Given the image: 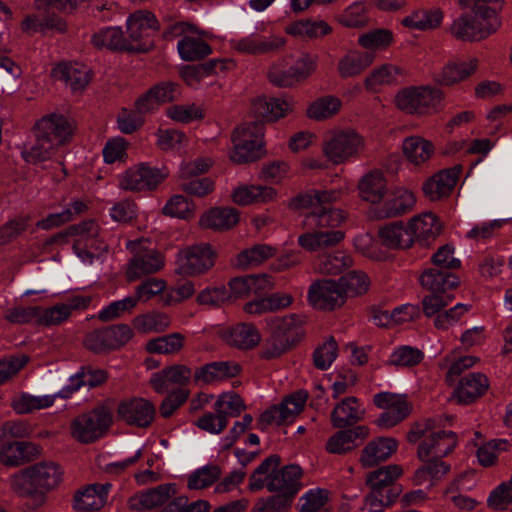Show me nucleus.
I'll return each mask as SVG.
<instances>
[{
    "mask_svg": "<svg viewBox=\"0 0 512 512\" xmlns=\"http://www.w3.org/2000/svg\"><path fill=\"white\" fill-rule=\"evenodd\" d=\"M296 396V399L292 397L284 398L280 404L273 405L262 412L257 422L258 429L264 431L267 426L272 424H276L277 426L287 424V420L291 418L290 415H292V413L287 410L286 404L290 403V400H294L296 402L298 401V407H300L299 404H301L300 401H302L299 395ZM295 407H297V405Z\"/></svg>",
    "mask_w": 512,
    "mask_h": 512,
    "instance_id": "48",
    "label": "nucleus"
},
{
    "mask_svg": "<svg viewBox=\"0 0 512 512\" xmlns=\"http://www.w3.org/2000/svg\"><path fill=\"white\" fill-rule=\"evenodd\" d=\"M94 46L112 50L130 49L120 27H106L95 32L91 39Z\"/></svg>",
    "mask_w": 512,
    "mask_h": 512,
    "instance_id": "54",
    "label": "nucleus"
},
{
    "mask_svg": "<svg viewBox=\"0 0 512 512\" xmlns=\"http://www.w3.org/2000/svg\"><path fill=\"white\" fill-rule=\"evenodd\" d=\"M39 453L38 446L31 442L6 441L0 447V463L6 467H18L33 461Z\"/></svg>",
    "mask_w": 512,
    "mask_h": 512,
    "instance_id": "28",
    "label": "nucleus"
},
{
    "mask_svg": "<svg viewBox=\"0 0 512 512\" xmlns=\"http://www.w3.org/2000/svg\"><path fill=\"white\" fill-rule=\"evenodd\" d=\"M241 372L239 364L233 361H214L197 368L193 374L196 384H214L236 377Z\"/></svg>",
    "mask_w": 512,
    "mask_h": 512,
    "instance_id": "26",
    "label": "nucleus"
},
{
    "mask_svg": "<svg viewBox=\"0 0 512 512\" xmlns=\"http://www.w3.org/2000/svg\"><path fill=\"white\" fill-rule=\"evenodd\" d=\"M414 194L405 189L396 190L377 210L379 218H394L408 213L415 205Z\"/></svg>",
    "mask_w": 512,
    "mask_h": 512,
    "instance_id": "37",
    "label": "nucleus"
},
{
    "mask_svg": "<svg viewBox=\"0 0 512 512\" xmlns=\"http://www.w3.org/2000/svg\"><path fill=\"white\" fill-rule=\"evenodd\" d=\"M285 32L295 38L314 40L332 32V27L324 20L301 19L288 24Z\"/></svg>",
    "mask_w": 512,
    "mask_h": 512,
    "instance_id": "41",
    "label": "nucleus"
},
{
    "mask_svg": "<svg viewBox=\"0 0 512 512\" xmlns=\"http://www.w3.org/2000/svg\"><path fill=\"white\" fill-rule=\"evenodd\" d=\"M185 336L174 332L161 337L150 339L145 346L151 354H175L184 346Z\"/></svg>",
    "mask_w": 512,
    "mask_h": 512,
    "instance_id": "55",
    "label": "nucleus"
},
{
    "mask_svg": "<svg viewBox=\"0 0 512 512\" xmlns=\"http://www.w3.org/2000/svg\"><path fill=\"white\" fill-rule=\"evenodd\" d=\"M381 244L389 249H407L413 244L412 233L402 221L387 224L378 232Z\"/></svg>",
    "mask_w": 512,
    "mask_h": 512,
    "instance_id": "39",
    "label": "nucleus"
},
{
    "mask_svg": "<svg viewBox=\"0 0 512 512\" xmlns=\"http://www.w3.org/2000/svg\"><path fill=\"white\" fill-rule=\"evenodd\" d=\"M293 501L294 499L289 496L276 493L259 498L252 508V512H288Z\"/></svg>",
    "mask_w": 512,
    "mask_h": 512,
    "instance_id": "64",
    "label": "nucleus"
},
{
    "mask_svg": "<svg viewBox=\"0 0 512 512\" xmlns=\"http://www.w3.org/2000/svg\"><path fill=\"white\" fill-rule=\"evenodd\" d=\"M403 469L400 465L391 464L382 466L366 477V485L370 492L365 496V505L370 512H381V500L377 497H383L380 489H386L388 498H398L402 492V486L396 483V480L402 475Z\"/></svg>",
    "mask_w": 512,
    "mask_h": 512,
    "instance_id": "7",
    "label": "nucleus"
},
{
    "mask_svg": "<svg viewBox=\"0 0 512 512\" xmlns=\"http://www.w3.org/2000/svg\"><path fill=\"white\" fill-rule=\"evenodd\" d=\"M166 216L189 220L195 216V205L183 195L172 196L162 209Z\"/></svg>",
    "mask_w": 512,
    "mask_h": 512,
    "instance_id": "63",
    "label": "nucleus"
},
{
    "mask_svg": "<svg viewBox=\"0 0 512 512\" xmlns=\"http://www.w3.org/2000/svg\"><path fill=\"white\" fill-rule=\"evenodd\" d=\"M445 93L431 85L410 86L395 96L396 106L407 114L432 115L443 108Z\"/></svg>",
    "mask_w": 512,
    "mask_h": 512,
    "instance_id": "5",
    "label": "nucleus"
},
{
    "mask_svg": "<svg viewBox=\"0 0 512 512\" xmlns=\"http://www.w3.org/2000/svg\"><path fill=\"white\" fill-rule=\"evenodd\" d=\"M307 298L315 309L322 311H333L346 303L341 285L333 279L314 281L308 289Z\"/></svg>",
    "mask_w": 512,
    "mask_h": 512,
    "instance_id": "14",
    "label": "nucleus"
},
{
    "mask_svg": "<svg viewBox=\"0 0 512 512\" xmlns=\"http://www.w3.org/2000/svg\"><path fill=\"white\" fill-rule=\"evenodd\" d=\"M336 20L347 28H362L368 24L367 6L362 1L353 2L336 17Z\"/></svg>",
    "mask_w": 512,
    "mask_h": 512,
    "instance_id": "57",
    "label": "nucleus"
},
{
    "mask_svg": "<svg viewBox=\"0 0 512 512\" xmlns=\"http://www.w3.org/2000/svg\"><path fill=\"white\" fill-rule=\"evenodd\" d=\"M369 432L365 425L339 429L327 440L326 451L330 454L345 455L361 445L369 436Z\"/></svg>",
    "mask_w": 512,
    "mask_h": 512,
    "instance_id": "23",
    "label": "nucleus"
},
{
    "mask_svg": "<svg viewBox=\"0 0 512 512\" xmlns=\"http://www.w3.org/2000/svg\"><path fill=\"white\" fill-rule=\"evenodd\" d=\"M423 462L424 464L413 475L415 485H422L429 480H439L450 470V465L440 458L432 456L430 459L426 458Z\"/></svg>",
    "mask_w": 512,
    "mask_h": 512,
    "instance_id": "52",
    "label": "nucleus"
},
{
    "mask_svg": "<svg viewBox=\"0 0 512 512\" xmlns=\"http://www.w3.org/2000/svg\"><path fill=\"white\" fill-rule=\"evenodd\" d=\"M169 35L181 37L177 43L179 56L184 61H198L210 55L212 49L204 39V32L187 22H178L165 32Z\"/></svg>",
    "mask_w": 512,
    "mask_h": 512,
    "instance_id": "10",
    "label": "nucleus"
},
{
    "mask_svg": "<svg viewBox=\"0 0 512 512\" xmlns=\"http://www.w3.org/2000/svg\"><path fill=\"white\" fill-rule=\"evenodd\" d=\"M407 225L412 233L413 239H435L442 229L438 217L432 212L413 217Z\"/></svg>",
    "mask_w": 512,
    "mask_h": 512,
    "instance_id": "44",
    "label": "nucleus"
},
{
    "mask_svg": "<svg viewBox=\"0 0 512 512\" xmlns=\"http://www.w3.org/2000/svg\"><path fill=\"white\" fill-rule=\"evenodd\" d=\"M344 239L340 230L307 232L298 237V244L307 251H317L337 245Z\"/></svg>",
    "mask_w": 512,
    "mask_h": 512,
    "instance_id": "43",
    "label": "nucleus"
},
{
    "mask_svg": "<svg viewBox=\"0 0 512 512\" xmlns=\"http://www.w3.org/2000/svg\"><path fill=\"white\" fill-rule=\"evenodd\" d=\"M72 133L71 123L60 114L46 115L34 126V134L39 135L41 139L50 140L55 148L67 143L71 139Z\"/></svg>",
    "mask_w": 512,
    "mask_h": 512,
    "instance_id": "18",
    "label": "nucleus"
},
{
    "mask_svg": "<svg viewBox=\"0 0 512 512\" xmlns=\"http://www.w3.org/2000/svg\"><path fill=\"white\" fill-rule=\"evenodd\" d=\"M239 222V212L235 208H211L200 218V225L213 230H229Z\"/></svg>",
    "mask_w": 512,
    "mask_h": 512,
    "instance_id": "42",
    "label": "nucleus"
},
{
    "mask_svg": "<svg viewBox=\"0 0 512 512\" xmlns=\"http://www.w3.org/2000/svg\"><path fill=\"white\" fill-rule=\"evenodd\" d=\"M167 174L165 169L153 168L141 162L125 171L119 178V187L128 191L154 190Z\"/></svg>",
    "mask_w": 512,
    "mask_h": 512,
    "instance_id": "13",
    "label": "nucleus"
},
{
    "mask_svg": "<svg viewBox=\"0 0 512 512\" xmlns=\"http://www.w3.org/2000/svg\"><path fill=\"white\" fill-rule=\"evenodd\" d=\"M171 324V319L168 314L151 311L142 315H138L133 320L134 327L143 333L156 332L160 333L165 331Z\"/></svg>",
    "mask_w": 512,
    "mask_h": 512,
    "instance_id": "56",
    "label": "nucleus"
},
{
    "mask_svg": "<svg viewBox=\"0 0 512 512\" xmlns=\"http://www.w3.org/2000/svg\"><path fill=\"white\" fill-rule=\"evenodd\" d=\"M479 61L475 57L466 59L453 58L444 63V65L433 74V81L440 86L451 87L458 85L471 76L478 69Z\"/></svg>",
    "mask_w": 512,
    "mask_h": 512,
    "instance_id": "17",
    "label": "nucleus"
},
{
    "mask_svg": "<svg viewBox=\"0 0 512 512\" xmlns=\"http://www.w3.org/2000/svg\"><path fill=\"white\" fill-rule=\"evenodd\" d=\"M276 254V248L267 244H257L243 250L237 256V265L241 267L256 266Z\"/></svg>",
    "mask_w": 512,
    "mask_h": 512,
    "instance_id": "62",
    "label": "nucleus"
},
{
    "mask_svg": "<svg viewBox=\"0 0 512 512\" xmlns=\"http://www.w3.org/2000/svg\"><path fill=\"white\" fill-rule=\"evenodd\" d=\"M419 283L430 292L423 297L421 304L423 314L431 318L453 301L452 291L459 286L460 279L447 269L427 268L420 274Z\"/></svg>",
    "mask_w": 512,
    "mask_h": 512,
    "instance_id": "3",
    "label": "nucleus"
},
{
    "mask_svg": "<svg viewBox=\"0 0 512 512\" xmlns=\"http://www.w3.org/2000/svg\"><path fill=\"white\" fill-rule=\"evenodd\" d=\"M398 448V442L392 437H378L371 440L362 449L359 462L363 468H372L386 461Z\"/></svg>",
    "mask_w": 512,
    "mask_h": 512,
    "instance_id": "30",
    "label": "nucleus"
},
{
    "mask_svg": "<svg viewBox=\"0 0 512 512\" xmlns=\"http://www.w3.org/2000/svg\"><path fill=\"white\" fill-rule=\"evenodd\" d=\"M302 468L297 464L285 465L276 473L270 474L266 488L269 492H276L295 499L302 488Z\"/></svg>",
    "mask_w": 512,
    "mask_h": 512,
    "instance_id": "20",
    "label": "nucleus"
},
{
    "mask_svg": "<svg viewBox=\"0 0 512 512\" xmlns=\"http://www.w3.org/2000/svg\"><path fill=\"white\" fill-rule=\"evenodd\" d=\"M126 29L131 41L140 42L153 36L160 29V23L153 12L137 10L127 17Z\"/></svg>",
    "mask_w": 512,
    "mask_h": 512,
    "instance_id": "27",
    "label": "nucleus"
},
{
    "mask_svg": "<svg viewBox=\"0 0 512 512\" xmlns=\"http://www.w3.org/2000/svg\"><path fill=\"white\" fill-rule=\"evenodd\" d=\"M332 203H323L315 206V209L306 215L305 224L311 228H334L344 220L342 210L331 207Z\"/></svg>",
    "mask_w": 512,
    "mask_h": 512,
    "instance_id": "40",
    "label": "nucleus"
},
{
    "mask_svg": "<svg viewBox=\"0 0 512 512\" xmlns=\"http://www.w3.org/2000/svg\"><path fill=\"white\" fill-rule=\"evenodd\" d=\"M457 446V435L452 431L431 433L418 446L417 457L424 461L429 456L442 459L450 454Z\"/></svg>",
    "mask_w": 512,
    "mask_h": 512,
    "instance_id": "24",
    "label": "nucleus"
},
{
    "mask_svg": "<svg viewBox=\"0 0 512 512\" xmlns=\"http://www.w3.org/2000/svg\"><path fill=\"white\" fill-rule=\"evenodd\" d=\"M113 415L109 407L98 405L73 419L70 425L72 437L82 444L101 439L110 429Z\"/></svg>",
    "mask_w": 512,
    "mask_h": 512,
    "instance_id": "6",
    "label": "nucleus"
},
{
    "mask_svg": "<svg viewBox=\"0 0 512 512\" xmlns=\"http://www.w3.org/2000/svg\"><path fill=\"white\" fill-rule=\"evenodd\" d=\"M52 77L64 82L74 92L82 91L91 80L90 69L77 62H62L52 69Z\"/></svg>",
    "mask_w": 512,
    "mask_h": 512,
    "instance_id": "29",
    "label": "nucleus"
},
{
    "mask_svg": "<svg viewBox=\"0 0 512 512\" xmlns=\"http://www.w3.org/2000/svg\"><path fill=\"white\" fill-rule=\"evenodd\" d=\"M277 192L272 187L262 185H240L232 192V200L240 206L268 203L276 198Z\"/></svg>",
    "mask_w": 512,
    "mask_h": 512,
    "instance_id": "38",
    "label": "nucleus"
},
{
    "mask_svg": "<svg viewBox=\"0 0 512 512\" xmlns=\"http://www.w3.org/2000/svg\"><path fill=\"white\" fill-rule=\"evenodd\" d=\"M464 9L473 15H462L455 19L450 31L463 41H479L494 33L500 25L497 14L503 7V0H459Z\"/></svg>",
    "mask_w": 512,
    "mask_h": 512,
    "instance_id": "1",
    "label": "nucleus"
},
{
    "mask_svg": "<svg viewBox=\"0 0 512 512\" xmlns=\"http://www.w3.org/2000/svg\"><path fill=\"white\" fill-rule=\"evenodd\" d=\"M403 155L408 160H430L435 156V146L421 136H410L402 142Z\"/></svg>",
    "mask_w": 512,
    "mask_h": 512,
    "instance_id": "49",
    "label": "nucleus"
},
{
    "mask_svg": "<svg viewBox=\"0 0 512 512\" xmlns=\"http://www.w3.org/2000/svg\"><path fill=\"white\" fill-rule=\"evenodd\" d=\"M365 416V409L355 396H349L338 402L331 411V425L336 429L352 428L362 421Z\"/></svg>",
    "mask_w": 512,
    "mask_h": 512,
    "instance_id": "25",
    "label": "nucleus"
},
{
    "mask_svg": "<svg viewBox=\"0 0 512 512\" xmlns=\"http://www.w3.org/2000/svg\"><path fill=\"white\" fill-rule=\"evenodd\" d=\"M404 74L402 68L394 64H383L371 71L364 80L368 90H375L379 86L390 85L397 82Z\"/></svg>",
    "mask_w": 512,
    "mask_h": 512,
    "instance_id": "46",
    "label": "nucleus"
},
{
    "mask_svg": "<svg viewBox=\"0 0 512 512\" xmlns=\"http://www.w3.org/2000/svg\"><path fill=\"white\" fill-rule=\"evenodd\" d=\"M221 338L231 346L242 350L252 349L261 341V335L253 324L239 323L222 330Z\"/></svg>",
    "mask_w": 512,
    "mask_h": 512,
    "instance_id": "32",
    "label": "nucleus"
},
{
    "mask_svg": "<svg viewBox=\"0 0 512 512\" xmlns=\"http://www.w3.org/2000/svg\"><path fill=\"white\" fill-rule=\"evenodd\" d=\"M394 36L388 29L378 28L362 33L358 37V44L365 52L373 53L386 50L393 42Z\"/></svg>",
    "mask_w": 512,
    "mask_h": 512,
    "instance_id": "51",
    "label": "nucleus"
},
{
    "mask_svg": "<svg viewBox=\"0 0 512 512\" xmlns=\"http://www.w3.org/2000/svg\"><path fill=\"white\" fill-rule=\"evenodd\" d=\"M107 379L108 374L105 370L83 366L76 374L69 378V384L63 387L57 395L61 398H69L83 385H88L91 388L98 387L104 384Z\"/></svg>",
    "mask_w": 512,
    "mask_h": 512,
    "instance_id": "35",
    "label": "nucleus"
},
{
    "mask_svg": "<svg viewBox=\"0 0 512 512\" xmlns=\"http://www.w3.org/2000/svg\"><path fill=\"white\" fill-rule=\"evenodd\" d=\"M116 416L126 425L146 429L152 425L156 417V407L148 399L131 397L121 400L117 406Z\"/></svg>",
    "mask_w": 512,
    "mask_h": 512,
    "instance_id": "12",
    "label": "nucleus"
},
{
    "mask_svg": "<svg viewBox=\"0 0 512 512\" xmlns=\"http://www.w3.org/2000/svg\"><path fill=\"white\" fill-rule=\"evenodd\" d=\"M295 108V100L291 96L267 97L258 96L251 103V112L256 117L274 122L291 114Z\"/></svg>",
    "mask_w": 512,
    "mask_h": 512,
    "instance_id": "21",
    "label": "nucleus"
},
{
    "mask_svg": "<svg viewBox=\"0 0 512 512\" xmlns=\"http://www.w3.org/2000/svg\"><path fill=\"white\" fill-rule=\"evenodd\" d=\"M111 487L110 483H95L77 490L73 496V508L79 511L99 510L104 506Z\"/></svg>",
    "mask_w": 512,
    "mask_h": 512,
    "instance_id": "31",
    "label": "nucleus"
},
{
    "mask_svg": "<svg viewBox=\"0 0 512 512\" xmlns=\"http://www.w3.org/2000/svg\"><path fill=\"white\" fill-rule=\"evenodd\" d=\"M342 108V101L334 95H325L315 99L307 108L308 118L323 121L335 116Z\"/></svg>",
    "mask_w": 512,
    "mask_h": 512,
    "instance_id": "45",
    "label": "nucleus"
},
{
    "mask_svg": "<svg viewBox=\"0 0 512 512\" xmlns=\"http://www.w3.org/2000/svg\"><path fill=\"white\" fill-rule=\"evenodd\" d=\"M280 464L281 457L277 454H272L265 458L250 475L248 489L251 492L263 489L268 482L270 474L276 473Z\"/></svg>",
    "mask_w": 512,
    "mask_h": 512,
    "instance_id": "50",
    "label": "nucleus"
},
{
    "mask_svg": "<svg viewBox=\"0 0 512 512\" xmlns=\"http://www.w3.org/2000/svg\"><path fill=\"white\" fill-rule=\"evenodd\" d=\"M339 192L336 190H316L312 189L304 194H298L291 201V206L295 209L309 208L313 210L315 206L323 203H333L339 198Z\"/></svg>",
    "mask_w": 512,
    "mask_h": 512,
    "instance_id": "53",
    "label": "nucleus"
},
{
    "mask_svg": "<svg viewBox=\"0 0 512 512\" xmlns=\"http://www.w3.org/2000/svg\"><path fill=\"white\" fill-rule=\"evenodd\" d=\"M139 248L127 264L126 276L128 281H136L144 275L160 271L164 266V257L156 249Z\"/></svg>",
    "mask_w": 512,
    "mask_h": 512,
    "instance_id": "19",
    "label": "nucleus"
},
{
    "mask_svg": "<svg viewBox=\"0 0 512 512\" xmlns=\"http://www.w3.org/2000/svg\"><path fill=\"white\" fill-rule=\"evenodd\" d=\"M230 160H259L271 156L265 147L264 128L258 123L243 124L233 132Z\"/></svg>",
    "mask_w": 512,
    "mask_h": 512,
    "instance_id": "8",
    "label": "nucleus"
},
{
    "mask_svg": "<svg viewBox=\"0 0 512 512\" xmlns=\"http://www.w3.org/2000/svg\"><path fill=\"white\" fill-rule=\"evenodd\" d=\"M365 149L364 138L353 129H334L325 135L322 150L330 160L361 157Z\"/></svg>",
    "mask_w": 512,
    "mask_h": 512,
    "instance_id": "9",
    "label": "nucleus"
},
{
    "mask_svg": "<svg viewBox=\"0 0 512 512\" xmlns=\"http://www.w3.org/2000/svg\"><path fill=\"white\" fill-rule=\"evenodd\" d=\"M216 253L210 244L192 245L178 253L176 272L184 276L200 275L215 264Z\"/></svg>",
    "mask_w": 512,
    "mask_h": 512,
    "instance_id": "11",
    "label": "nucleus"
},
{
    "mask_svg": "<svg viewBox=\"0 0 512 512\" xmlns=\"http://www.w3.org/2000/svg\"><path fill=\"white\" fill-rule=\"evenodd\" d=\"M211 168L208 162H181L179 168V177L185 180L181 184V189L192 196L204 197L214 191L215 183L209 177L196 178L198 175L206 173Z\"/></svg>",
    "mask_w": 512,
    "mask_h": 512,
    "instance_id": "15",
    "label": "nucleus"
},
{
    "mask_svg": "<svg viewBox=\"0 0 512 512\" xmlns=\"http://www.w3.org/2000/svg\"><path fill=\"white\" fill-rule=\"evenodd\" d=\"M341 289L344 291V299L348 296H357L365 293L369 287V278L362 271H349L338 279Z\"/></svg>",
    "mask_w": 512,
    "mask_h": 512,
    "instance_id": "60",
    "label": "nucleus"
},
{
    "mask_svg": "<svg viewBox=\"0 0 512 512\" xmlns=\"http://www.w3.org/2000/svg\"><path fill=\"white\" fill-rule=\"evenodd\" d=\"M63 474L57 463L39 462L14 473L10 477V488L21 497L43 502L46 494L60 485Z\"/></svg>",
    "mask_w": 512,
    "mask_h": 512,
    "instance_id": "2",
    "label": "nucleus"
},
{
    "mask_svg": "<svg viewBox=\"0 0 512 512\" xmlns=\"http://www.w3.org/2000/svg\"><path fill=\"white\" fill-rule=\"evenodd\" d=\"M444 19L441 8L436 6H420L410 10L400 20V24L408 30L428 32L438 29Z\"/></svg>",
    "mask_w": 512,
    "mask_h": 512,
    "instance_id": "22",
    "label": "nucleus"
},
{
    "mask_svg": "<svg viewBox=\"0 0 512 512\" xmlns=\"http://www.w3.org/2000/svg\"><path fill=\"white\" fill-rule=\"evenodd\" d=\"M385 179L381 172L372 171L365 175L359 183V193L363 200L378 203L384 196Z\"/></svg>",
    "mask_w": 512,
    "mask_h": 512,
    "instance_id": "47",
    "label": "nucleus"
},
{
    "mask_svg": "<svg viewBox=\"0 0 512 512\" xmlns=\"http://www.w3.org/2000/svg\"><path fill=\"white\" fill-rule=\"evenodd\" d=\"M462 170V166L457 164L451 168L442 169L427 178L422 184L425 198L429 201L437 202L450 197Z\"/></svg>",
    "mask_w": 512,
    "mask_h": 512,
    "instance_id": "16",
    "label": "nucleus"
},
{
    "mask_svg": "<svg viewBox=\"0 0 512 512\" xmlns=\"http://www.w3.org/2000/svg\"><path fill=\"white\" fill-rule=\"evenodd\" d=\"M489 387L488 378L482 373H469L459 382L454 396L459 403L471 404L484 395Z\"/></svg>",
    "mask_w": 512,
    "mask_h": 512,
    "instance_id": "36",
    "label": "nucleus"
},
{
    "mask_svg": "<svg viewBox=\"0 0 512 512\" xmlns=\"http://www.w3.org/2000/svg\"><path fill=\"white\" fill-rule=\"evenodd\" d=\"M375 61V55L356 49L349 50L338 61L337 72L341 78H353L361 75Z\"/></svg>",
    "mask_w": 512,
    "mask_h": 512,
    "instance_id": "33",
    "label": "nucleus"
},
{
    "mask_svg": "<svg viewBox=\"0 0 512 512\" xmlns=\"http://www.w3.org/2000/svg\"><path fill=\"white\" fill-rule=\"evenodd\" d=\"M175 483H165L143 492L139 497L130 499V506L136 510L153 509L169 503L170 498L176 497Z\"/></svg>",
    "mask_w": 512,
    "mask_h": 512,
    "instance_id": "34",
    "label": "nucleus"
},
{
    "mask_svg": "<svg viewBox=\"0 0 512 512\" xmlns=\"http://www.w3.org/2000/svg\"><path fill=\"white\" fill-rule=\"evenodd\" d=\"M221 475L222 470L218 465H206L190 474L187 486L191 490L204 489L217 482Z\"/></svg>",
    "mask_w": 512,
    "mask_h": 512,
    "instance_id": "59",
    "label": "nucleus"
},
{
    "mask_svg": "<svg viewBox=\"0 0 512 512\" xmlns=\"http://www.w3.org/2000/svg\"><path fill=\"white\" fill-rule=\"evenodd\" d=\"M30 221L31 217L29 215H18L2 224L0 226V246L12 243L25 233Z\"/></svg>",
    "mask_w": 512,
    "mask_h": 512,
    "instance_id": "61",
    "label": "nucleus"
},
{
    "mask_svg": "<svg viewBox=\"0 0 512 512\" xmlns=\"http://www.w3.org/2000/svg\"><path fill=\"white\" fill-rule=\"evenodd\" d=\"M269 335L264 340L259 356L264 360L280 358L303 337L300 318L296 314L271 317L267 320Z\"/></svg>",
    "mask_w": 512,
    "mask_h": 512,
    "instance_id": "4",
    "label": "nucleus"
},
{
    "mask_svg": "<svg viewBox=\"0 0 512 512\" xmlns=\"http://www.w3.org/2000/svg\"><path fill=\"white\" fill-rule=\"evenodd\" d=\"M352 263L350 256L344 252L337 251L334 254L322 255L318 258L316 269L321 274L338 275Z\"/></svg>",
    "mask_w": 512,
    "mask_h": 512,
    "instance_id": "58",
    "label": "nucleus"
}]
</instances>
